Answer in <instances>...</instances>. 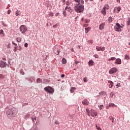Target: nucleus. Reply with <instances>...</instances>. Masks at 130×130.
<instances>
[{"label": "nucleus", "instance_id": "obj_1", "mask_svg": "<svg viewBox=\"0 0 130 130\" xmlns=\"http://www.w3.org/2000/svg\"><path fill=\"white\" fill-rule=\"evenodd\" d=\"M76 3H78L77 6L74 8V10L76 13H82L84 11V0H73Z\"/></svg>", "mask_w": 130, "mask_h": 130}, {"label": "nucleus", "instance_id": "obj_2", "mask_svg": "<svg viewBox=\"0 0 130 130\" xmlns=\"http://www.w3.org/2000/svg\"><path fill=\"white\" fill-rule=\"evenodd\" d=\"M17 113H18V110L16 108L9 109L6 111L7 116L10 119H12V118L15 117L17 115Z\"/></svg>", "mask_w": 130, "mask_h": 130}, {"label": "nucleus", "instance_id": "obj_3", "mask_svg": "<svg viewBox=\"0 0 130 130\" xmlns=\"http://www.w3.org/2000/svg\"><path fill=\"white\" fill-rule=\"evenodd\" d=\"M45 91L49 93L50 94H52V93H54V89L51 87V86H47L44 88Z\"/></svg>", "mask_w": 130, "mask_h": 130}, {"label": "nucleus", "instance_id": "obj_4", "mask_svg": "<svg viewBox=\"0 0 130 130\" xmlns=\"http://www.w3.org/2000/svg\"><path fill=\"white\" fill-rule=\"evenodd\" d=\"M60 50V48L58 46H55L54 47V52L57 55H58L59 54V52Z\"/></svg>", "mask_w": 130, "mask_h": 130}, {"label": "nucleus", "instance_id": "obj_5", "mask_svg": "<svg viewBox=\"0 0 130 130\" xmlns=\"http://www.w3.org/2000/svg\"><path fill=\"white\" fill-rule=\"evenodd\" d=\"M19 29H20V32H21L22 34H25V32L27 31V27H26V26L23 25L20 26Z\"/></svg>", "mask_w": 130, "mask_h": 130}, {"label": "nucleus", "instance_id": "obj_6", "mask_svg": "<svg viewBox=\"0 0 130 130\" xmlns=\"http://www.w3.org/2000/svg\"><path fill=\"white\" fill-rule=\"evenodd\" d=\"M89 114H90L91 116L94 117L97 116V112L94 110H90L89 111Z\"/></svg>", "mask_w": 130, "mask_h": 130}, {"label": "nucleus", "instance_id": "obj_7", "mask_svg": "<svg viewBox=\"0 0 130 130\" xmlns=\"http://www.w3.org/2000/svg\"><path fill=\"white\" fill-rule=\"evenodd\" d=\"M116 72H117V69L113 68L109 70V74L110 75H112V74H114L116 73Z\"/></svg>", "mask_w": 130, "mask_h": 130}, {"label": "nucleus", "instance_id": "obj_8", "mask_svg": "<svg viewBox=\"0 0 130 130\" xmlns=\"http://www.w3.org/2000/svg\"><path fill=\"white\" fill-rule=\"evenodd\" d=\"M96 49L97 51H104L105 50V47L96 46Z\"/></svg>", "mask_w": 130, "mask_h": 130}, {"label": "nucleus", "instance_id": "obj_9", "mask_svg": "<svg viewBox=\"0 0 130 130\" xmlns=\"http://www.w3.org/2000/svg\"><path fill=\"white\" fill-rule=\"evenodd\" d=\"M120 10H121V8L120 7H116L114 9V12L115 13H119V12H120Z\"/></svg>", "mask_w": 130, "mask_h": 130}, {"label": "nucleus", "instance_id": "obj_10", "mask_svg": "<svg viewBox=\"0 0 130 130\" xmlns=\"http://www.w3.org/2000/svg\"><path fill=\"white\" fill-rule=\"evenodd\" d=\"M7 67V62L4 61H1L0 62V68H6Z\"/></svg>", "mask_w": 130, "mask_h": 130}, {"label": "nucleus", "instance_id": "obj_11", "mask_svg": "<svg viewBox=\"0 0 130 130\" xmlns=\"http://www.w3.org/2000/svg\"><path fill=\"white\" fill-rule=\"evenodd\" d=\"M82 103L83 105H89V101H88L87 99H84L82 101Z\"/></svg>", "mask_w": 130, "mask_h": 130}, {"label": "nucleus", "instance_id": "obj_12", "mask_svg": "<svg viewBox=\"0 0 130 130\" xmlns=\"http://www.w3.org/2000/svg\"><path fill=\"white\" fill-rule=\"evenodd\" d=\"M104 26H105V24L104 23H102L99 26L100 30H103L104 29Z\"/></svg>", "mask_w": 130, "mask_h": 130}, {"label": "nucleus", "instance_id": "obj_13", "mask_svg": "<svg viewBox=\"0 0 130 130\" xmlns=\"http://www.w3.org/2000/svg\"><path fill=\"white\" fill-rule=\"evenodd\" d=\"M115 63L116 64H121V59L117 58L116 59Z\"/></svg>", "mask_w": 130, "mask_h": 130}, {"label": "nucleus", "instance_id": "obj_14", "mask_svg": "<svg viewBox=\"0 0 130 130\" xmlns=\"http://www.w3.org/2000/svg\"><path fill=\"white\" fill-rule=\"evenodd\" d=\"M65 10H66L67 11H68V12H69V13H72V12H73V10H72L71 7H69L68 6H67L65 8Z\"/></svg>", "mask_w": 130, "mask_h": 130}, {"label": "nucleus", "instance_id": "obj_15", "mask_svg": "<svg viewBox=\"0 0 130 130\" xmlns=\"http://www.w3.org/2000/svg\"><path fill=\"white\" fill-rule=\"evenodd\" d=\"M108 83L109 84V88H112V87H113V82L111 81H109Z\"/></svg>", "mask_w": 130, "mask_h": 130}, {"label": "nucleus", "instance_id": "obj_16", "mask_svg": "<svg viewBox=\"0 0 130 130\" xmlns=\"http://www.w3.org/2000/svg\"><path fill=\"white\" fill-rule=\"evenodd\" d=\"M114 29H115V31H117V32H120L121 31V28L117 26H115Z\"/></svg>", "mask_w": 130, "mask_h": 130}, {"label": "nucleus", "instance_id": "obj_17", "mask_svg": "<svg viewBox=\"0 0 130 130\" xmlns=\"http://www.w3.org/2000/svg\"><path fill=\"white\" fill-rule=\"evenodd\" d=\"M101 12L103 14V16H105L106 15V9L103 8Z\"/></svg>", "mask_w": 130, "mask_h": 130}, {"label": "nucleus", "instance_id": "obj_18", "mask_svg": "<svg viewBox=\"0 0 130 130\" xmlns=\"http://www.w3.org/2000/svg\"><path fill=\"white\" fill-rule=\"evenodd\" d=\"M0 36L1 37H5V33H4V30L3 29L0 30Z\"/></svg>", "mask_w": 130, "mask_h": 130}, {"label": "nucleus", "instance_id": "obj_19", "mask_svg": "<svg viewBox=\"0 0 130 130\" xmlns=\"http://www.w3.org/2000/svg\"><path fill=\"white\" fill-rule=\"evenodd\" d=\"M21 15V11L17 10L15 12V16H20Z\"/></svg>", "mask_w": 130, "mask_h": 130}, {"label": "nucleus", "instance_id": "obj_20", "mask_svg": "<svg viewBox=\"0 0 130 130\" xmlns=\"http://www.w3.org/2000/svg\"><path fill=\"white\" fill-rule=\"evenodd\" d=\"M109 106H110V107H116V105L112 103H109Z\"/></svg>", "mask_w": 130, "mask_h": 130}, {"label": "nucleus", "instance_id": "obj_21", "mask_svg": "<svg viewBox=\"0 0 130 130\" xmlns=\"http://www.w3.org/2000/svg\"><path fill=\"white\" fill-rule=\"evenodd\" d=\"M90 29H91V27H90L85 28V33L87 34V33H88V32H89Z\"/></svg>", "mask_w": 130, "mask_h": 130}, {"label": "nucleus", "instance_id": "obj_22", "mask_svg": "<svg viewBox=\"0 0 130 130\" xmlns=\"http://www.w3.org/2000/svg\"><path fill=\"white\" fill-rule=\"evenodd\" d=\"M62 62L63 64H66L67 63V60L66 59V58H63L62 59Z\"/></svg>", "mask_w": 130, "mask_h": 130}, {"label": "nucleus", "instance_id": "obj_23", "mask_svg": "<svg viewBox=\"0 0 130 130\" xmlns=\"http://www.w3.org/2000/svg\"><path fill=\"white\" fill-rule=\"evenodd\" d=\"M93 63H94V61H93L92 60H89L88 62L89 66H93Z\"/></svg>", "mask_w": 130, "mask_h": 130}, {"label": "nucleus", "instance_id": "obj_24", "mask_svg": "<svg viewBox=\"0 0 130 130\" xmlns=\"http://www.w3.org/2000/svg\"><path fill=\"white\" fill-rule=\"evenodd\" d=\"M103 8L105 10H108V9H109V6L107 4H106Z\"/></svg>", "mask_w": 130, "mask_h": 130}, {"label": "nucleus", "instance_id": "obj_25", "mask_svg": "<svg viewBox=\"0 0 130 130\" xmlns=\"http://www.w3.org/2000/svg\"><path fill=\"white\" fill-rule=\"evenodd\" d=\"M127 20H128L126 22V24H127V26H129V25H130V18H128Z\"/></svg>", "mask_w": 130, "mask_h": 130}, {"label": "nucleus", "instance_id": "obj_26", "mask_svg": "<svg viewBox=\"0 0 130 130\" xmlns=\"http://www.w3.org/2000/svg\"><path fill=\"white\" fill-rule=\"evenodd\" d=\"M5 79V75L0 74V80H4Z\"/></svg>", "mask_w": 130, "mask_h": 130}, {"label": "nucleus", "instance_id": "obj_27", "mask_svg": "<svg viewBox=\"0 0 130 130\" xmlns=\"http://www.w3.org/2000/svg\"><path fill=\"white\" fill-rule=\"evenodd\" d=\"M16 41H17V42H21V41H22V38H21L20 37H18L16 39Z\"/></svg>", "mask_w": 130, "mask_h": 130}, {"label": "nucleus", "instance_id": "obj_28", "mask_svg": "<svg viewBox=\"0 0 130 130\" xmlns=\"http://www.w3.org/2000/svg\"><path fill=\"white\" fill-rule=\"evenodd\" d=\"M116 27H118V28H120L121 29V28H122V26L121 25H120V24H119V23H117L116 24Z\"/></svg>", "mask_w": 130, "mask_h": 130}, {"label": "nucleus", "instance_id": "obj_29", "mask_svg": "<svg viewBox=\"0 0 130 130\" xmlns=\"http://www.w3.org/2000/svg\"><path fill=\"white\" fill-rule=\"evenodd\" d=\"M89 109L88 108H87L86 109V112H87V115L88 116H90V112L89 111Z\"/></svg>", "mask_w": 130, "mask_h": 130}, {"label": "nucleus", "instance_id": "obj_30", "mask_svg": "<svg viewBox=\"0 0 130 130\" xmlns=\"http://www.w3.org/2000/svg\"><path fill=\"white\" fill-rule=\"evenodd\" d=\"M41 81H42L41 79H40V78H38V79H37V83L38 84H40V83L41 82Z\"/></svg>", "mask_w": 130, "mask_h": 130}, {"label": "nucleus", "instance_id": "obj_31", "mask_svg": "<svg viewBox=\"0 0 130 130\" xmlns=\"http://www.w3.org/2000/svg\"><path fill=\"white\" fill-rule=\"evenodd\" d=\"M53 13L51 12V13H50L48 14V17H53Z\"/></svg>", "mask_w": 130, "mask_h": 130}, {"label": "nucleus", "instance_id": "obj_32", "mask_svg": "<svg viewBox=\"0 0 130 130\" xmlns=\"http://www.w3.org/2000/svg\"><path fill=\"white\" fill-rule=\"evenodd\" d=\"M115 59H116L115 57H111L109 59V61H110V60H115Z\"/></svg>", "mask_w": 130, "mask_h": 130}, {"label": "nucleus", "instance_id": "obj_33", "mask_svg": "<svg viewBox=\"0 0 130 130\" xmlns=\"http://www.w3.org/2000/svg\"><path fill=\"white\" fill-rule=\"evenodd\" d=\"M74 91H75V87H72L70 90V92L71 93H74Z\"/></svg>", "mask_w": 130, "mask_h": 130}, {"label": "nucleus", "instance_id": "obj_34", "mask_svg": "<svg viewBox=\"0 0 130 130\" xmlns=\"http://www.w3.org/2000/svg\"><path fill=\"white\" fill-rule=\"evenodd\" d=\"M125 59H127V60H128V59H129V56L127 55H125Z\"/></svg>", "mask_w": 130, "mask_h": 130}, {"label": "nucleus", "instance_id": "obj_35", "mask_svg": "<svg viewBox=\"0 0 130 130\" xmlns=\"http://www.w3.org/2000/svg\"><path fill=\"white\" fill-rule=\"evenodd\" d=\"M109 119L110 120H111V121H112V122H113V121H114V119H113L112 116L110 117Z\"/></svg>", "mask_w": 130, "mask_h": 130}, {"label": "nucleus", "instance_id": "obj_36", "mask_svg": "<svg viewBox=\"0 0 130 130\" xmlns=\"http://www.w3.org/2000/svg\"><path fill=\"white\" fill-rule=\"evenodd\" d=\"M109 22H110V23H111V22H112V17H110L109 18Z\"/></svg>", "mask_w": 130, "mask_h": 130}, {"label": "nucleus", "instance_id": "obj_37", "mask_svg": "<svg viewBox=\"0 0 130 130\" xmlns=\"http://www.w3.org/2000/svg\"><path fill=\"white\" fill-rule=\"evenodd\" d=\"M85 23H89L90 22V20H89V19H85Z\"/></svg>", "mask_w": 130, "mask_h": 130}, {"label": "nucleus", "instance_id": "obj_38", "mask_svg": "<svg viewBox=\"0 0 130 130\" xmlns=\"http://www.w3.org/2000/svg\"><path fill=\"white\" fill-rule=\"evenodd\" d=\"M63 15L64 17H66L67 16V13L66 12V11H63Z\"/></svg>", "mask_w": 130, "mask_h": 130}, {"label": "nucleus", "instance_id": "obj_39", "mask_svg": "<svg viewBox=\"0 0 130 130\" xmlns=\"http://www.w3.org/2000/svg\"><path fill=\"white\" fill-rule=\"evenodd\" d=\"M12 43L13 44V45H14V46L18 47V45H17V44L15 43L14 42H12Z\"/></svg>", "mask_w": 130, "mask_h": 130}, {"label": "nucleus", "instance_id": "obj_40", "mask_svg": "<svg viewBox=\"0 0 130 130\" xmlns=\"http://www.w3.org/2000/svg\"><path fill=\"white\" fill-rule=\"evenodd\" d=\"M93 56H94V57L95 58H98L99 57V55H97V54H95L93 55Z\"/></svg>", "mask_w": 130, "mask_h": 130}, {"label": "nucleus", "instance_id": "obj_41", "mask_svg": "<svg viewBox=\"0 0 130 130\" xmlns=\"http://www.w3.org/2000/svg\"><path fill=\"white\" fill-rule=\"evenodd\" d=\"M83 81L86 83V82H87V78L86 77H84L83 78Z\"/></svg>", "mask_w": 130, "mask_h": 130}, {"label": "nucleus", "instance_id": "obj_42", "mask_svg": "<svg viewBox=\"0 0 130 130\" xmlns=\"http://www.w3.org/2000/svg\"><path fill=\"white\" fill-rule=\"evenodd\" d=\"M55 17H58V16H59V13L57 12L55 14Z\"/></svg>", "mask_w": 130, "mask_h": 130}, {"label": "nucleus", "instance_id": "obj_43", "mask_svg": "<svg viewBox=\"0 0 130 130\" xmlns=\"http://www.w3.org/2000/svg\"><path fill=\"white\" fill-rule=\"evenodd\" d=\"M24 47H28V43H26L24 44Z\"/></svg>", "mask_w": 130, "mask_h": 130}, {"label": "nucleus", "instance_id": "obj_44", "mask_svg": "<svg viewBox=\"0 0 130 130\" xmlns=\"http://www.w3.org/2000/svg\"><path fill=\"white\" fill-rule=\"evenodd\" d=\"M7 14H8V15H10L11 14V10H9L7 12Z\"/></svg>", "mask_w": 130, "mask_h": 130}, {"label": "nucleus", "instance_id": "obj_45", "mask_svg": "<svg viewBox=\"0 0 130 130\" xmlns=\"http://www.w3.org/2000/svg\"><path fill=\"white\" fill-rule=\"evenodd\" d=\"M76 64H78V63H80V61H75Z\"/></svg>", "mask_w": 130, "mask_h": 130}, {"label": "nucleus", "instance_id": "obj_46", "mask_svg": "<svg viewBox=\"0 0 130 130\" xmlns=\"http://www.w3.org/2000/svg\"><path fill=\"white\" fill-rule=\"evenodd\" d=\"M19 50L20 51H21V50H22V47H21V46H19Z\"/></svg>", "mask_w": 130, "mask_h": 130}, {"label": "nucleus", "instance_id": "obj_47", "mask_svg": "<svg viewBox=\"0 0 130 130\" xmlns=\"http://www.w3.org/2000/svg\"><path fill=\"white\" fill-rule=\"evenodd\" d=\"M95 127L98 130H99L100 128V127H99L97 125L95 126Z\"/></svg>", "mask_w": 130, "mask_h": 130}, {"label": "nucleus", "instance_id": "obj_48", "mask_svg": "<svg viewBox=\"0 0 130 130\" xmlns=\"http://www.w3.org/2000/svg\"><path fill=\"white\" fill-rule=\"evenodd\" d=\"M55 124H58V121H57V120H56L55 121Z\"/></svg>", "mask_w": 130, "mask_h": 130}, {"label": "nucleus", "instance_id": "obj_49", "mask_svg": "<svg viewBox=\"0 0 130 130\" xmlns=\"http://www.w3.org/2000/svg\"><path fill=\"white\" fill-rule=\"evenodd\" d=\"M89 43H91L92 44V43H93V40H91L90 41H89Z\"/></svg>", "mask_w": 130, "mask_h": 130}, {"label": "nucleus", "instance_id": "obj_50", "mask_svg": "<svg viewBox=\"0 0 130 130\" xmlns=\"http://www.w3.org/2000/svg\"><path fill=\"white\" fill-rule=\"evenodd\" d=\"M57 26H58V25H57V24H56L55 25H53V27H54V28H55V27H57Z\"/></svg>", "mask_w": 130, "mask_h": 130}, {"label": "nucleus", "instance_id": "obj_51", "mask_svg": "<svg viewBox=\"0 0 130 130\" xmlns=\"http://www.w3.org/2000/svg\"><path fill=\"white\" fill-rule=\"evenodd\" d=\"M32 119L33 121H34V120H36V117H35L34 118H32Z\"/></svg>", "mask_w": 130, "mask_h": 130}, {"label": "nucleus", "instance_id": "obj_52", "mask_svg": "<svg viewBox=\"0 0 130 130\" xmlns=\"http://www.w3.org/2000/svg\"><path fill=\"white\" fill-rule=\"evenodd\" d=\"M61 78H64V74H62L61 75Z\"/></svg>", "mask_w": 130, "mask_h": 130}, {"label": "nucleus", "instance_id": "obj_53", "mask_svg": "<svg viewBox=\"0 0 130 130\" xmlns=\"http://www.w3.org/2000/svg\"><path fill=\"white\" fill-rule=\"evenodd\" d=\"M104 94V92H100V95H103Z\"/></svg>", "mask_w": 130, "mask_h": 130}, {"label": "nucleus", "instance_id": "obj_54", "mask_svg": "<svg viewBox=\"0 0 130 130\" xmlns=\"http://www.w3.org/2000/svg\"><path fill=\"white\" fill-rule=\"evenodd\" d=\"M88 1L89 0H85V2H86V3H87V2H88ZM90 2H93V1L94 0H89Z\"/></svg>", "mask_w": 130, "mask_h": 130}, {"label": "nucleus", "instance_id": "obj_55", "mask_svg": "<svg viewBox=\"0 0 130 130\" xmlns=\"http://www.w3.org/2000/svg\"><path fill=\"white\" fill-rule=\"evenodd\" d=\"M117 3H120V0H116Z\"/></svg>", "mask_w": 130, "mask_h": 130}, {"label": "nucleus", "instance_id": "obj_56", "mask_svg": "<svg viewBox=\"0 0 130 130\" xmlns=\"http://www.w3.org/2000/svg\"><path fill=\"white\" fill-rule=\"evenodd\" d=\"M102 106H103V105L101 106V107H100V110L102 109Z\"/></svg>", "mask_w": 130, "mask_h": 130}, {"label": "nucleus", "instance_id": "obj_57", "mask_svg": "<svg viewBox=\"0 0 130 130\" xmlns=\"http://www.w3.org/2000/svg\"><path fill=\"white\" fill-rule=\"evenodd\" d=\"M66 5H67V6H69V5H70V3L67 2V3H66Z\"/></svg>", "mask_w": 130, "mask_h": 130}, {"label": "nucleus", "instance_id": "obj_58", "mask_svg": "<svg viewBox=\"0 0 130 130\" xmlns=\"http://www.w3.org/2000/svg\"><path fill=\"white\" fill-rule=\"evenodd\" d=\"M14 52H16L17 51V49H14Z\"/></svg>", "mask_w": 130, "mask_h": 130}, {"label": "nucleus", "instance_id": "obj_59", "mask_svg": "<svg viewBox=\"0 0 130 130\" xmlns=\"http://www.w3.org/2000/svg\"><path fill=\"white\" fill-rule=\"evenodd\" d=\"M29 116H30L29 115H26V117H29Z\"/></svg>", "mask_w": 130, "mask_h": 130}, {"label": "nucleus", "instance_id": "obj_60", "mask_svg": "<svg viewBox=\"0 0 130 130\" xmlns=\"http://www.w3.org/2000/svg\"><path fill=\"white\" fill-rule=\"evenodd\" d=\"M71 51L74 52V49L72 48L71 49Z\"/></svg>", "mask_w": 130, "mask_h": 130}, {"label": "nucleus", "instance_id": "obj_61", "mask_svg": "<svg viewBox=\"0 0 130 130\" xmlns=\"http://www.w3.org/2000/svg\"><path fill=\"white\" fill-rule=\"evenodd\" d=\"M17 47H18L15 46V47H14V49H17Z\"/></svg>", "mask_w": 130, "mask_h": 130}, {"label": "nucleus", "instance_id": "obj_62", "mask_svg": "<svg viewBox=\"0 0 130 130\" xmlns=\"http://www.w3.org/2000/svg\"><path fill=\"white\" fill-rule=\"evenodd\" d=\"M62 3H64V2H66V0H62Z\"/></svg>", "mask_w": 130, "mask_h": 130}, {"label": "nucleus", "instance_id": "obj_63", "mask_svg": "<svg viewBox=\"0 0 130 130\" xmlns=\"http://www.w3.org/2000/svg\"><path fill=\"white\" fill-rule=\"evenodd\" d=\"M81 21H84V18H82L81 19Z\"/></svg>", "mask_w": 130, "mask_h": 130}, {"label": "nucleus", "instance_id": "obj_64", "mask_svg": "<svg viewBox=\"0 0 130 130\" xmlns=\"http://www.w3.org/2000/svg\"><path fill=\"white\" fill-rule=\"evenodd\" d=\"M98 130H102V129H101V128H100Z\"/></svg>", "mask_w": 130, "mask_h": 130}]
</instances>
